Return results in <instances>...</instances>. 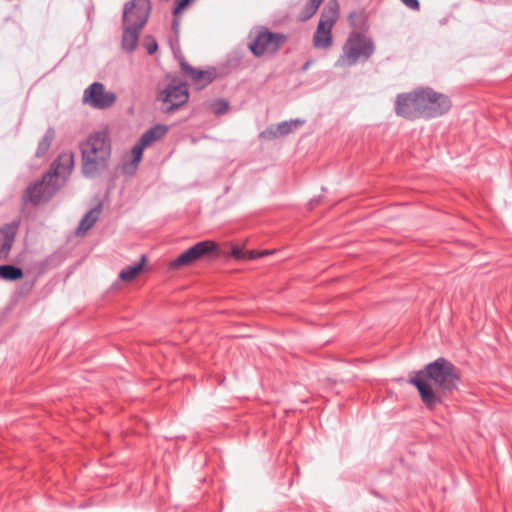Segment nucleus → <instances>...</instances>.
<instances>
[{"label": "nucleus", "mask_w": 512, "mask_h": 512, "mask_svg": "<svg viewBox=\"0 0 512 512\" xmlns=\"http://www.w3.org/2000/svg\"><path fill=\"white\" fill-rule=\"evenodd\" d=\"M102 212V205L98 204L95 208L90 210L80 221L77 228V235H84L99 219Z\"/></svg>", "instance_id": "19"}, {"label": "nucleus", "mask_w": 512, "mask_h": 512, "mask_svg": "<svg viewBox=\"0 0 512 512\" xmlns=\"http://www.w3.org/2000/svg\"><path fill=\"white\" fill-rule=\"evenodd\" d=\"M16 231L17 225L15 224H7L0 228V260L9 255Z\"/></svg>", "instance_id": "17"}, {"label": "nucleus", "mask_w": 512, "mask_h": 512, "mask_svg": "<svg viewBox=\"0 0 512 512\" xmlns=\"http://www.w3.org/2000/svg\"><path fill=\"white\" fill-rule=\"evenodd\" d=\"M181 68L192 83L199 89L210 84L216 77V71L213 68L202 70L192 67L186 62H181Z\"/></svg>", "instance_id": "15"}, {"label": "nucleus", "mask_w": 512, "mask_h": 512, "mask_svg": "<svg viewBox=\"0 0 512 512\" xmlns=\"http://www.w3.org/2000/svg\"><path fill=\"white\" fill-rule=\"evenodd\" d=\"M146 262V256L142 255L139 263L122 269L119 273V278L125 282L133 281L143 272Z\"/></svg>", "instance_id": "20"}, {"label": "nucleus", "mask_w": 512, "mask_h": 512, "mask_svg": "<svg viewBox=\"0 0 512 512\" xmlns=\"http://www.w3.org/2000/svg\"><path fill=\"white\" fill-rule=\"evenodd\" d=\"M116 96L112 92L105 90L101 83H93L85 91L83 101L94 108L106 109L113 105Z\"/></svg>", "instance_id": "13"}, {"label": "nucleus", "mask_w": 512, "mask_h": 512, "mask_svg": "<svg viewBox=\"0 0 512 512\" xmlns=\"http://www.w3.org/2000/svg\"><path fill=\"white\" fill-rule=\"evenodd\" d=\"M150 12L148 0H132L127 3L123 13V24L142 29Z\"/></svg>", "instance_id": "12"}, {"label": "nucleus", "mask_w": 512, "mask_h": 512, "mask_svg": "<svg viewBox=\"0 0 512 512\" xmlns=\"http://www.w3.org/2000/svg\"><path fill=\"white\" fill-rule=\"evenodd\" d=\"M73 167L74 153L72 151H64L52 163L51 168L47 174H52L53 179L60 181L63 186L71 174Z\"/></svg>", "instance_id": "14"}, {"label": "nucleus", "mask_w": 512, "mask_h": 512, "mask_svg": "<svg viewBox=\"0 0 512 512\" xmlns=\"http://www.w3.org/2000/svg\"><path fill=\"white\" fill-rule=\"evenodd\" d=\"M309 66H310V62H307V63L304 65L303 69H304V70H306V69H308V68H309Z\"/></svg>", "instance_id": "33"}, {"label": "nucleus", "mask_w": 512, "mask_h": 512, "mask_svg": "<svg viewBox=\"0 0 512 512\" xmlns=\"http://www.w3.org/2000/svg\"><path fill=\"white\" fill-rule=\"evenodd\" d=\"M244 255H245V258H248V259H256V258L260 257L259 252H256V251H248Z\"/></svg>", "instance_id": "30"}, {"label": "nucleus", "mask_w": 512, "mask_h": 512, "mask_svg": "<svg viewBox=\"0 0 512 512\" xmlns=\"http://www.w3.org/2000/svg\"><path fill=\"white\" fill-rule=\"evenodd\" d=\"M143 44L149 54H153L154 52H156L157 47H158L156 41L151 37H147L144 40Z\"/></svg>", "instance_id": "26"}, {"label": "nucleus", "mask_w": 512, "mask_h": 512, "mask_svg": "<svg viewBox=\"0 0 512 512\" xmlns=\"http://www.w3.org/2000/svg\"><path fill=\"white\" fill-rule=\"evenodd\" d=\"M189 98L187 86L177 80H172L166 87L161 89L158 94L160 100L167 111H173L184 105Z\"/></svg>", "instance_id": "9"}, {"label": "nucleus", "mask_w": 512, "mask_h": 512, "mask_svg": "<svg viewBox=\"0 0 512 512\" xmlns=\"http://www.w3.org/2000/svg\"><path fill=\"white\" fill-rule=\"evenodd\" d=\"M373 43L359 32H352L345 41L342 54L335 62V67L345 69L354 66L361 59L367 60L373 53Z\"/></svg>", "instance_id": "2"}, {"label": "nucleus", "mask_w": 512, "mask_h": 512, "mask_svg": "<svg viewBox=\"0 0 512 512\" xmlns=\"http://www.w3.org/2000/svg\"><path fill=\"white\" fill-rule=\"evenodd\" d=\"M195 0H178L174 8V15L178 17Z\"/></svg>", "instance_id": "25"}, {"label": "nucleus", "mask_w": 512, "mask_h": 512, "mask_svg": "<svg viewBox=\"0 0 512 512\" xmlns=\"http://www.w3.org/2000/svg\"><path fill=\"white\" fill-rule=\"evenodd\" d=\"M141 29L123 24L122 49L132 52L138 46L139 33Z\"/></svg>", "instance_id": "18"}, {"label": "nucleus", "mask_w": 512, "mask_h": 512, "mask_svg": "<svg viewBox=\"0 0 512 512\" xmlns=\"http://www.w3.org/2000/svg\"><path fill=\"white\" fill-rule=\"evenodd\" d=\"M286 40V35L282 33H273L266 28H261L255 32L249 48L257 57L274 54L285 44Z\"/></svg>", "instance_id": "5"}, {"label": "nucleus", "mask_w": 512, "mask_h": 512, "mask_svg": "<svg viewBox=\"0 0 512 512\" xmlns=\"http://www.w3.org/2000/svg\"><path fill=\"white\" fill-rule=\"evenodd\" d=\"M82 172L96 176L105 170L111 158V142L106 131L91 133L81 144Z\"/></svg>", "instance_id": "1"}, {"label": "nucleus", "mask_w": 512, "mask_h": 512, "mask_svg": "<svg viewBox=\"0 0 512 512\" xmlns=\"http://www.w3.org/2000/svg\"><path fill=\"white\" fill-rule=\"evenodd\" d=\"M410 383L418 389L422 402L428 408H433L440 402L435 392L432 389L431 382H429L423 375H417L410 379Z\"/></svg>", "instance_id": "16"}, {"label": "nucleus", "mask_w": 512, "mask_h": 512, "mask_svg": "<svg viewBox=\"0 0 512 512\" xmlns=\"http://www.w3.org/2000/svg\"><path fill=\"white\" fill-rule=\"evenodd\" d=\"M54 139V132L53 131H47L43 137L41 138V140L39 141V144H38V149H37V156H43L47 153V151L49 150L50 146H51V143Z\"/></svg>", "instance_id": "23"}, {"label": "nucleus", "mask_w": 512, "mask_h": 512, "mask_svg": "<svg viewBox=\"0 0 512 512\" xmlns=\"http://www.w3.org/2000/svg\"><path fill=\"white\" fill-rule=\"evenodd\" d=\"M323 0H308V2L310 4H312L313 6H315V8L318 10L320 4L322 3Z\"/></svg>", "instance_id": "31"}, {"label": "nucleus", "mask_w": 512, "mask_h": 512, "mask_svg": "<svg viewBox=\"0 0 512 512\" xmlns=\"http://www.w3.org/2000/svg\"><path fill=\"white\" fill-rule=\"evenodd\" d=\"M417 375H423L429 382H434L444 390H452L457 381L454 366L444 358L428 364L425 370L419 371Z\"/></svg>", "instance_id": "4"}, {"label": "nucleus", "mask_w": 512, "mask_h": 512, "mask_svg": "<svg viewBox=\"0 0 512 512\" xmlns=\"http://www.w3.org/2000/svg\"><path fill=\"white\" fill-rule=\"evenodd\" d=\"M167 132V128L162 125H157L150 130L146 131L140 138L139 142L131 150L132 161L130 164L124 166L128 173H132L137 168L142 159L143 150L150 146L153 142L163 137Z\"/></svg>", "instance_id": "11"}, {"label": "nucleus", "mask_w": 512, "mask_h": 512, "mask_svg": "<svg viewBox=\"0 0 512 512\" xmlns=\"http://www.w3.org/2000/svg\"><path fill=\"white\" fill-rule=\"evenodd\" d=\"M301 124L302 121L300 120L282 122L276 126L274 131H270V133H273L274 136H283L297 129Z\"/></svg>", "instance_id": "22"}, {"label": "nucleus", "mask_w": 512, "mask_h": 512, "mask_svg": "<svg viewBox=\"0 0 512 512\" xmlns=\"http://www.w3.org/2000/svg\"><path fill=\"white\" fill-rule=\"evenodd\" d=\"M340 15V5L337 0H329L323 8L312 43L316 49L327 50L333 45L332 29Z\"/></svg>", "instance_id": "3"}, {"label": "nucleus", "mask_w": 512, "mask_h": 512, "mask_svg": "<svg viewBox=\"0 0 512 512\" xmlns=\"http://www.w3.org/2000/svg\"><path fill=\"white\" fill-rule=\"evenodd\" d=\"M421 88L397 96L395 110L397 115L408 119L423 117Z\"/></svg>", "instance_id": "7"}, {"label": "nucleus", "mask_w": 512, "mask_h": 512, "mask_svg": "<svg viewBox=\"0 0 512 512\" xmlns=\"http://www.w3.org/2000/svg\"><path fill=\"white\" fill-rule=\"evenodd\" d=\"M231 254L236 259H243V258H245V255H244L245 253H243L242 250L239 247H237V246H234L232 248Z\"/></svg>", "instance_id": "29"}, {"label": "nucleus", "mask_w": 512, "mask_h": 512, "mask_svg": "<svg viewBox=\"0 0 512 512\" xmlns=\"http://www.w3.org/2000/svg\"><path fill=\"white\" fill-rule=\"evenodd\" d=\"M213 109L215 113L221 114L228 110V104L223 100H219L213 104Z\"/></svg>", "instance_id": "27"}, {"label": "nucleus", "mask_w": 512, "mask_h": 512, "mask_svg": "<svg viewBox=\"0 0 512 512\" xmlns=\"http://www.w3.org/2000/svg\"><path fill=\"white\" fill-rule=\"evenodd\" d=\"M423 117L436 118L446 114L451 108L450 98L430 87L421 88Z\"/></svg>", "instance_id": "6"}, {"label": "nucleus", "mask_w": 512, "mask_h": 512, "mask_svg": "<svg viewBox=\"0 0 512 512\" xmlns=\"http://www.w3.org/2000/svg\"><path fill=\"white\" fill-rule=\"evenodd\" d=\"M62 187L60 181L53 179L52 174H45L40 182L27 188L26 197L34 204L48 201Z\"/></svg>", "instance_id": "10"}, {"label": "nucleus", "mask_w": 512, "mask_h": 512, "mask_svg": "<svg viewBox=\"0 0 512 512\" xmlns=\"http://www.w3.org/2000/svg\"><path fill=\"white\" fill-rule=\"evenodd\" d=\"M272 253H274V250H263V251L259 252V256L263 257V256L270 255Z\"/></svg>", "instance_id": "32"}, {"label": "nucleus", "mask_w": 512, "mask_h": 512, "mask_svg": "<svg viewBox=\"0 0 512 512\" xmlns=\"http://www.w3.org/2000/svg\"><path fill=\"white\" fill-rule=\"evenodd\" d=\"M403 2L404 5H406L408 8L410 9H413V10H418L419 9V2L418 0H401Z\"/></svg>", "instance_id": "28"}, {"label": "nucleus", "mask_w": 512, "mask_h": 512, "mask_svg": "<svg viewBox=\"0 0 512 512\" xmlns=\"http://www.w3.org/2000/svg\"><path fill=\"white\" fill-rule=\"evenodd\" d=\"M218 248L217 243L206 240L201 241L190 247L188 250L179 255L176 259L169 263L170 269L176 270L187 267L195 261L205 257L206 255L216 251Z\"/></svg>", "instance_id": "8"}, {"label": "nucleus", "mask_w": 512, "mask_h": 512, "mask_svg": "<svg viewBox=\"0 0 512 512\" xmlns=\"http://www.w3.org/2000/svg\"><path fill=\"white\" fill-rule=\"evenodd\" d=\"M0 277L4 280L15 281L23 277V272L18 267L2 265L0 266Z\"/></svg>", "instance_id": "21"}, {"label": "nucleus", "mask_w": 512, "mask_h": 512, "mask_svg": "<svg viewBox=\"0 0 512 512\" xmlns=\"http://www.w3.org/2000/svg\"><path fill=\"white\" fill-rule=\"evenodd\" d=\"M317 12V9L315 6L310 4L309 2L306 3L303 11L300 14V19L305 21L310 19L315 13Z\"/></svg>", "instance_id": "24"}]
</instances>
